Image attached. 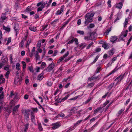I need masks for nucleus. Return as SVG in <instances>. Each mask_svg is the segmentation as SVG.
I'll return each mask as SVG.
<instances>
[{
  "mask_svg": "<svg viewBox=\"0 0 132 132\" xmlns=\"http://www.w3.org/2000/svg\"><path fill=\"white\" fill-rule=\"evenodd\" d=\"M14 105L15 103L13 101H12L9 104V107L7 108L6 109L5 107L4 108L3 106H1L0 107V112H1L3 109L4 111L6 110L7 112L9 113H11V109Z\"/></svg>",
  "mask_w": 132,
  "mask_h": 132,
  "instance_id": "obj_1",
  "label": "nucleus"
},
{
  "mask_svg": "<svg viewBox=\"0 0 132 132\" xmlns=\"http://www.w3.org/2000/svg\"><path fill=\"white\" fill-rule=\"evenodd\" d=\"M82 121V120H81L78 121L77 122L74 123L73 124V126H71L70 127V131H71L72 130H73L75 129L77 126L80 124Z\"/></svg>",
  "mask_w": 132,
  "mask_h": 132,
  "instance_id": "obj_2",
  "label": "nucleus"
},
{
  "mask_svg": "<svg viewBox=\"0 0 132 132\" xmlns=\"http://www.w3.org/2000/svg\"><path fill=\"white\" fill-rule=\"evenodd\" d=\"M124 75H121L118 77L114 81H117V82L115 86H116L117 84L119 83L123 79V78Z\"/></svg>",
  "mask_w": 132,
  "mask_h": 132,
  "instance_id": "obj_3",
  "label": "nucleus"
},
{
  "mask_svg": "<svg viewBox=\"0 0 132 132\" xmlns=\"http://www.w3.org/2000/svg\"><path fill=\"white\" fill-rule=\"evenodd\" d=\"M94 15L93 13H89L86 14L85 18L92 21V17Z\"/></svg>",
  "mask_w": 132,
  "mask_h": 132,
  "instance_id": "obj_4",
  "label": "nucleus"
},
{
  "mask_svg": "<svg viewBox=\"0 0 132 132\" xmlns=\"http://www.w3.org/2000/svg\"><path fill=\"white\" fill-rule=\"evenodd\" d=\"M64 5L62 6L60 9L58 10L56 12L55 14L56 15H60L64 11Z\"/></svg>",
  "mask_w": 132,
  "mask_h": 132,
  "instance_id": "obj_5",
  "label": "nucleus"
},
{
  "mask_svg": "<svg viewBox=\"0 0 132 132\" xmlns=\"http://www.w3.org/2000/svg\"><path fill=\"white\" fill-rule=\"evenodd\" d=\"M22 113L24 114L25 118L27 119L28 120L29 118V113L28 110H23Z\"/></svg>",
  "mask_w": 132,
  "mask_h": 132,
  "instance_id": "obj_6",
  "label": "nucleus"
},
{
  "mask_svg": "<svg viewBox=\"0 0 132 132\" xmlns=\"http://www.w3.org/2000/svg\"><path fill=\"white\" fill-rule=\"evenodd\" d=\"M54 67V63H51L50 64L46 69L48 72H50L53 69Z\"/></svg>",
  "mask_w": 132,
  "mask_h": 132,
  "instance_id": "obj_7",
  "label": "nucleus"
},
{
  "mask_svg": "<svg viewBox=\"0 0 132 132\" xmlns=\"http://www.w3.org/2000/svg\"><path fill=\"white\" fill-rule=\"evenodd\" d=\"M76 111V108H73L70 109H69L68 110V112L69 113L68 115H67L66 116L67 117H69L71 116V113H73L75 112Z\"/></svg>",
  "mask_w": 132,
  "mask_h": 132,
  "instance_id": "obj_8",
  "label": "nucleus"
},
{
  "mask_svg": "<svg viewBox=\"0 0 132 132\" xmlns=\"http://www.w3.org/2000/svg\"><path fill=\"white\" fill-rule=\"evenodd\" d=\"M60 126V125L59 123H56L52 125L51 128L54 129H55L59 128Z\"/></svg>",
  "mask_w": 132,
  "mask_h": 132,
  "instance_id": "obj_9",
  "label": "nucleus"
},
{
  "mask_svg": "<svg viewBox=\"0 0 132 132\" xmlns=\"http://www.w3.org/2000/svg\"><path fill=\"white\" fill-rule=\"evenodd\" d=\"M116 7L119 9H121L123 6V3L121 2L117 3L116 5Z\"/></svg>",
  "mask_w": 132,
  "mask_h": 132,
  "instance_id": "obj_10",
  "label": "nucleus"
},
{
  "mask_svg": "<svg viewBox=\"0 0 132 132\" xmlns=\"http://www.w3.org/2000/svg\"><path fill=\"white\" fill-rule=\"evenodd\" d=\"M3 77V75L0 74V84L2 83H4L5 82V79Z\"/></svg>",
  "mask_w": 132,
  "mask_h": 132,
  "instance_id": "obj_11",
  "label": "nucleus"
},
{
  "mask_svg": "<svg viewBox=\"0 0 132 132\" xmlns=\"http://www.w3.org/2000/svg\"><path fill=\"white\" fill-rule=\"evenodd\" d=\"M21 62L22 65V71L23 72H24L25 71V69L26 67V63L23 61H22Z\"/></svg>",
  "mask_w": 132,
  "mask_h": 132,
  "instance_id": "obj_12",
  "label": "nucleus"
},
{
  "mask_svg": "<svg viewBox=\"0 0 132 132\" xmlns=\"http://www.w3.org/2000/svg\"><path fill=\"white\" fill-rule=\"evenodd\" d=\"M117 37L115 36H112L110 38V40L111 42L113 43L117 40Z\"/></svg>",
  "mask_w": 132,
  "mask_h": 132,
  "instance_id": "obj_13",
  "label": "nucleus"
},
{
  "mask_svg": "<svg viewBox=\"0 0 132 132\" xmlns=\"http://www.w3.org/2000/svg\"><path fill=\"white\" fill-rule=\"evenodd\" d=\"M30 30L34 32H35L36 30V27L32 25H31L29 28Z\"/></svg>",
  "mask_w": 132,
  "mask_h": 132,
  "instance_id": "obj_14",
  "label": "nucleus"
},
{
  "mask_svg": "<svg viewBox=\"0 0 132 132\" xmlns=\"http://www.w3.org/2000/svg\"><path fill=\"white\" fill-rule=\"evenodd\" d=\"M29 125V124L28 123H27L26 124L24 125L25 129L24 130H22L20 132H26L27 130L28 129V126Z\"/></svg>",
  "mask_w": 132,
  "mask_h": 132,
  "instance_id": "obj_15",
  "label": "nucleus"
},
{
  "mask_svg": "<svg viewBox=\"0 0 132 132\" xmlns=\"http://www.w3.org/2000/svg\"><path fill=\"white\" fill-rule=\"evenodd\" d=\"M128 18L125 19V22L123 23V26L125 28L127 27L128 23Z\"/></svg>",
  "mask_w": 132,
  "mask_h": 132,
  "instance_id": "obj_16",
  "label": "nucleus"
},
{
  "mask_svg": "<svg viewBox=\"0 0 132 132\" xmlns=\"http://www.w3.org/2000/svg\"><path fill=\"white\" fill-rule=\"evenodd\" d=\"M20 106V105L18 104L15 106L13 109V113H14L15 112H16L18 111V109L19 108Z\"/></svg>",
  "mask_w": 132,
  "mask_h": 132,
  "instance_id": "obj_17",
  "label": "nucleus"
},
{
  "mask_svg": "<svg viewBox=\"0 0 132 132\" xmlns=\"http://www.w3.org/2000/svg\"><path fill=\"white\" fill-rule=\"evenodd\" d=\"M128 30H126L125 31H123L122 32L121 35H122L124 37H126L127 35Z\"/></svg>",
  "mask_w": 132,
  "mask_h": 132,
  "instance_id": "obj_18",
  "label": "nucleus"
},
{
  "mask_svg": "<svg viewBox=\"0 0 132 132\" xmlns=\"http://www.w3.org/2000/svg\"><path fill=\"white\" fill-rule=\"evenodd\" d=\"M85 20L84 22L85 25H88L89 23L92 22V21L88 19L87 18H85Z\"/></svg>",
  "mask_w": 132,
  "mask_h": 132,
  "instance_id": "obj_19",
  "label": "nucleus"
},
{
  "mask_svg": "<svg viewBox=\"0 0 132 132\" xmlns=\"http://www.w3.org/2000/svg\"><path fill=\"white\" fill-rule=\"evenodd\" d=\"M43 74L41 73L38 76L37 79L38 80H40L43 79Z\"/></svg>",
  "mask_w": 132,
  "mask_h": 132,
  "instance_id": "obj_20",
  "label": "nucleus"
},
{
  "mask_svg": "<svg viewBox=\"0 0 132 132\" xmlns=\"http://www.w3.org/2000/svg\"><path fill=\"white\" fill-rule=\"evenodd\" d=\"M3 29L7 32H9L10 30V28L9 27H6L4 26H3Z\"/></svg>",
  "mask_w": 132,
  "mask_h": 132,
  "instance_id": "obj_21",
  "label": "nucleus"
},
{
  "mask_svg": "<svg viewBox=\"0 0 132 132\" xmlns=\"http://www.w3.org/2000/svg\"><path fill=\"white\" fill-rule=\"evenodd\" d=\"M28 69L32 73L34 72V68L32 65L29 66L28 67Z\"/></svg>",
  "mask_w": 132,
  "mask_h": 132,
  "instance_id": "obj_22",
  "label": "nucleus"
},
{
  "mask_svg": "<svg viewBox=\"0 0 132 132\" xmlns=\"http://www.w3.org/2000/svg\"><path fill=\"white\" fill-rule=\"evenodd\" d=\"M97 78V77H94V76H93L90 78H88V80L89 81H92L95 80Z\"/></svg>",
  "mask_w": 132,
  "mask_h": 132,
  "instance_id": "obj_23",
  "label": "nucleus"
},
{
  "mask_svg": "<svg viewBox=\"0 0 132 132\" xmlns=\"http://www.w3.org/2000/svg\"><path fill=\"white\" fill-rule=\"evenodd\" d=\"M102 46L105 49H107L108 48V47L107 44L105 43H104L102 44Z\"/></svg>",
  "mask_w": 132,
  "mask_h": 132,
  "instance_id": "obj_24",
  "label": "nucleus"
},
{
  "mask_svg": "<svg viewBox=\"0 0 132 132\" xmlns=\"http://www.w3.org/2000/svg\"><path fill=\"white\" fill-rule=\"evenodd\" d=\"M41 41H39L37 44V47L39 48H40L41 47Z\"/></svg>",
  "mask_w": 132,
  "mask_h": 132,
  "instance_id": "obj_25",
  "label": "nucleus"
},
{
  "mask_svg": "<svg viewBox=\"0 0 132 132\" xmlns=\"http://www.w3.org/2000/svg\"><path fill=\"white\" fill-rule=\"evenodd\" d=\"M37 6H39L40 5H41L40 7L42 9H43V8H44L45 7V5L44 4H42V3H38L37 4Z\"/></svg>",
  "mask_w": 132,
  "mask_h": 132,
  "instance_id": "obj_26",
  "label": "nucleus"
},
{
  "mask_svg": "<svg viewBox=\"0 0 132 132\" xmlns=\"http://www.w3.org/2000/svg\"><path fill=\"white\" fill-rule=\"evenodd\" d=\"M99 55H98L95 58V59L94 60L93 62L92 63H91L90 64L91 65H92L93 64L95 63L97 61V59H98L99 57Z\"/></svg>",
  "mask_w": 132,
  "mask_h": 132,
  "instance_id": "obj_27",
  "label": "nucleus"
},
{
  "mask_svg": "<svg viewBox=\"0 0 132 132\" xmlns=\"http://www.w3.org/2000/svg\"><path fill=\"white\" fill-rule=\"evenodd\" d=\"M114 52V49H112L108 53L110 55H112L113 54Z\"/></svg>",
  "mask_w": 132,
  "mask_h": 132,
  "instance_id": "obj_28",
  "label": "nucleus"
},
{
  "mask_svg": "<svg viewBox=\"0 0 132 132\" xmlns=\"http://www.w3.org/2000/svg\"><path fill=\"white\" fill-rule=\"evenodd\" d=\"M35 56L37 60L39 59L40 57L39 55V53L38 52L36 51L35 53Z\"/></svg>",
  "mask_w": 132,
  "mask_h": 132,
  "instance_id": "obj_29",
  "label": "nucleus"
},
{
  "mask_svg": "<svg viewBox=\"0 0 132 132\" xmlns=\"http://www.w3.org/2000/svg\"><path fill=\"white\" fill-rule=\"evenodd\" d=\"M118 69H117L116 68H115L113 70L109 73L108 76H109L114 73Z\"/></svg>",
  "mask_w": 132,
  "mask_h": 132,
  "instance_id": "obj_30",
  "label": "nucleus"
},
{
  "mask_svg": "<svg viewBox=\"0 0 132 132\" xmlns=\"http://www.w3.org/2000/svg\"><path fill=\"white\" fill-rule=\"evenodd\" d=\"M64 58L63 56L60 57L57 61V63H59L60 62L64 60Z\"/></svg>",
  "mask_w": 132,
  "mask_h": 132,
  "instance_id": "obj_31",
  "label": "nucleus"
},
{
  "mask_svg": "<svg viewBox=\"0 0 132 132\" xmlns=\"http://www.w3.org/2000/svg\"><path fill=\"white\" fill-rule=\"evenodd\" d=\"M111 28H110L108 29L104 33V34L106 35H108L109 32L111 31Z\"/></svg>",
  "mask_w": 132,
  "mask_h": 132,
  "instance_id": "obj_32",
  "label": "nucleus"
},
{
  "mask_svg": "<svg viewBox=\"0 0 132 132\" xmlns=\"http://www.w3.org/2000/svg\"><path fill=\"white\" fill-rule=\"evenodd\" d=\"M4 97L3 94V93H1L0 95V103L1 104L2 103V100L3 98Z\"/></svg>",
  "mask_w": 132,
  "mask_h": 132,
  "instance_id": "obj_33",
  "label": "nucleus"
},
{
  "mask_svg": "<svg viewBox=\"0 0 132 132\" xmlns=\"http://www.w3.org/2000/svg\"><path fill=\"white\" fill-rule=\"evenodd\" d=\"M25 40H22L19 46L20 47H23L24 45V43Z\"/></svg>",
  "mask_w": 132,
  "mask_h": 132,
  "instance_id": "obj_34",
  "label": "nucleus"
},
{
  "mask_svg": "<svg viewBox=\"0 0 132 132\" xmlns=\"http://www.w3.org/2000/svg\"><path fill=\"white\" fill-rule=\"evenodd\" d=\"M10 66L9 65H7L5 66L4 68V69L6 71H8Z\"/></svg>",
  "mask_w": 132,
  "mask_h": 132,
  "instance_id": "obj_35",
  "label": "nucleus"
},
{
  "mask_svg": "<svg viewBox=\"0 0 132 132\" xmlns=\"http://www.w3.org/2000/svg\"><path fill=\"white\" fill-rule=\"evenodd\" d=\"M38 128L39 130L40 131H42L43 130V128L41 126V124L39 123H38Z\"/></svg>",
  "mask_w": 132,
  "mask_h": 132,
  "instance_id": "obj_36",
  "label": "nucleus"
},
{
  "mask_svg": "<svg viewBox=\"0 0 132 132\" xmlns=\"http://www.w3.org/2000/svg\"><path fill=\"white\" fill-rule=\"evenodd\" d=\"M81 96H82V95H78V96L75 97H74L73 98H71L70 99V100H76V99H77L78 98H79V97H81Z\"/></svg>",
  "mask_w": 132,
  "mask_h": 132,
  "instance_id": "obj_37",
  "label": "nucleus"
},
{
  "mask_svg": "<svg viewBox=\"0 0 132 132\" xmlns=\"http://www.w3.org/2000/svg\"><path fill=\"white\" fill-rule=\"evenodd\" d=\"M20 64L19 63H16V69L17 70H20Z\"/></svg>",
  "mask_w": 132,
  "mask_h": 132,
  "instance_id": "obj_38",
  "label": "nucleus"
},
{
  "mask_svg": "<svg viewBox=\"0 0 132 132\" xmlns=\"http://www.w3.org/2000/svg\"><path fill=\"white\" fill-rule=\"evenodd\" d=\"M73 42L74 41L75 42L76 44L77 45H78V39L77 38H73Z\"/></svg>",
  "mask_w": 132,
  "mask_h": 132,
  "instance_id": "obj_39",
  "label": "nucleus"
},
{
  "mask_svg": "<svg viewBox=\"0 0 132 132\" xmlns=\"http://www.w3.org/2000/svg\"><path fill=\"white\" fill-rule=\"evenodd\" d=\"M101 109V107L98 108L97 109H96L94 110V113L95 114H96V113H97Z\"/></svg>",
  "mask_w": 132,
  "mask_h": 132,
  "instance_id": "obj_40",
  "label": "nucleus"
},
{
  "mask_svg": "<svg viewBox=\"0 0 132 132\" xmlns=\"http://www.w3.org/2000/svg\"><path fill=\"white\" fill-rule=\"evenodd\" d=\"M31 119L32 122H34L35 121V116L34 114L32 113H31Z\"/></svg>",
  "mask_w": 132,
  "mask_h": 132,
  "instance_id": "obj_41",
  "label": "nucleus"
},
{
  "mask_svg": "<svg viewBox=\"0 0 132 132\" xmlns=\"http://www.w3.org/2000/svg\"><path fill=\"white\" fill-rule=\"evenodd\" d=\"M46 85L48 86H51L52 85V83L51 81H48L46 83Z\"/></svg>",
  "mask_w": 132,
  "mask_h": 132,
  "instance_id": "obj_42",
  "label": "nucleus"
},
{
  "mask_svg": "<svg viewBox=\"0 0 132 132\" xmlns=\"http://www.w3.org/2000/svg\"><path fill=\"white\" fill-rule=\"evenodd\" d=\"M31 39H29L28 40L27 42V43L26 46V47H28L29 46V45L30 43H31Z\"/></svg>",
  "mask_w": 132,
  "mask_h": 132,
  "instance_id": "obj_43",
  "label": "nucleus"
},
{
  "mask_svg": "<svg viewBox=\"0 0 132 132\" xmlns=\"http://www.w3.org/2000/svg\"><path fill=\"white\" fill-rule=\"evenodd\" d=\"M77 33L83 35L84 34V32L83 31L81 30H78L77 31Z\"/></svg>",
  "mask_w": 132,
  "mask_h": 132,
  "instance_id": "obj_44",
  "label": "nucleus"
},
{
  "mask_svg": "<svg viewBox=\"0 0 132 132\" xmlns=\"http://www.w3.org/2000/svg\"><path fill=\"white\" fill-rule=\"evenodd\" d=\"M2 19L3 20H4L6 18V17L5 15L4 14H2L1 17Z\"/></svg>",
  "mask_w": 132,
  "mask_h": 132,
  "instance_id": "obj_45",
  "label": "nucleus"
},
{
  "mask_svg": "<svg viewBox=\"0 0 132 132\" xmlns=\"http://www.w3.org/2000/svg\"><path fill=\"white\" fill-rule=\"evenodd\" d=\"M110 94V93H108L102 97V98H105L107 96H109Z\"/></svg>",
  "mask_w": 132,
  "mask_h": 132,
  "instance_id": "obj_46",
  "label": "nucleus"
},
{
  "mask_svg": "<svg viewBox=\"0 0 132 132\" xmlns=\"http://www.w3.org/2000/svg\"><path fill=\"white\" fill-rule=\"evenodd\" d=\"M18 25H15V26L14 27V29L16 31V34H17V33L18 31Z\"/></svg>",
  "mask_w": 132,
  "mask_h": 132,
  "instance_id": "obj_47",
  "label": "nucleus"
},
{
  "mask_svg": "<svg viewBox=\"0 0 132 132\" xmlns=\"http://www.w3.org/2000/svg\"><path fill=\"white\" fill-rule=\"evenodd\" d=\"M10 73V72L9 71H7L6 72L5 76L6 78H7L9 77V75Z\"/></svg>",
  "mask_w": 132,
  "mask_h": 132,
  "instance_id": "obj_48",
  "label": "nucleus"
},
{
  "mask_svg": "<svg viewBox=\"0 0 132 132\" xmlns=\"http://www.w3.org/2000/svg\"><path fill=\"white\" fill-rule=\"evenodd\" d=\"M95 26V25L94 24L91 23L89 24V26L87 27V28H92L94 27Z\"/></svg>",
  "mask_w": 132,
  "mask_h": 132,
  "instance_id": "obj_49",
  "label": "nucleus"
},
{
  "mask_svg": "<svg viewBox=\"0 0 132 132\" xmlns=\"http://www.w3.org/2000/svg\"><path fill=\"white\" fill-rule=\"evenodd\" d=\"M70 94H68V95H67L65 97H64V98H63L62 99V100H63V101H64L65 100H66L70 96Z\"/></svg>",
  "mask_w": 132,
  "mask_h": 132,
  "instance_id": "obj_50",
  "label": "nucleus"
},
{
  "mask_svg": "<svg viewBox=\"0 0 132 132\" xmlns=\"http://www.w3.org/2000/svg\"><path fill=\"white\" fill-rule=\"evenodd\" d=\"M11 41V37L9 38L7 42L6 43L7 45L9 44Z\"/></svg>",
  "mask_w": 132,
  "mask_h": 132,
  "instance_id": "obj_51",
  "label": "nucleus"
},
{
  "mask_svg": "<svg viewBox=\"0 0 132 132\" xmlns=\"http://www.w3.org/2000/svg\"><path fill=\"white\" fill-rule=\"evenodd\" d=\"M10 62L11 63H13V61L12 55H10Z\"/></svg>",
  "mask_w": 132,
  "mask_h": 132,
  "instance_id": "obj_52",
  "label": "nucleus"
},
{
  "mask_svg": "<svg viewBox=\"0 0 132 132\" xmlns=\"http://www.w3.org/2000/svg\"><path fill=\"white\" fill-rule=\"evenodd\" d=\"M107 4L109 7H111V1L110 0H109L107 2Z\"/></svg>",
  "mask_w": 132,
  "mask_h": 132,
  "instance_id": "obj_53",
  "label": "nucleus"
},
{
  "mask_svg": "<svg viewBox=\"0 0 132 132\" xmlns=\"http://www.w3.org/2000/svg\"><path fill=\"white\" fill-rule=\"evenodd\" d=\"M46 64L44 62H43L41 64V67L43 68H44L46 66Z\"/></svg>",
  "mask_w": 132,
  "mask_h": 132,
  "instance_id": "obj_54",
  "label": "nucleus"
},
{
  "mask_svg": "<svg viewBox=\"0 0 132 132\" xmlns=\"http://www.w3.org/2000/svg\"><path fill=\"white\" fill-rule=\"evenodd\" d=\"M85 45H84L83 44H81L79 46V47L80 49H82L85 47Z\"/></svg>",
  "mask_w": 132,
  "mask_h": 132,
  "instance_id": "obj_55",
  "label": "nucleus"
},
{
  "mask_svg": "<svg viewBox=\"0 0 132 132\" xmlns=\"http://www.w3.org/2000/svg\"><path fill=\"white\" fill-rule=\"evenodd\" d=\"M91 98H89L84 103V104H87L91 100Z\"/></svg>",
  "mask_w": 132,
  "mask_h": 132,
  "instance_id": "obj_56",
  "label": "nucleus"
},
{
  "mask_svg": "<svg viewBox=\"0 0 132 132\" xmlns=\"http://www.w3.org/2000/svg\"><path fill=\"white\" fill-rule=\"evenodd\" d=\"M93 42L89 44L87 46V49H89L90 47L93 45Z\"/></svg>",
  "mask_w": 132,
  "mask_h": 132,
  "instance_id": "obj_57",
  "label": "nucleus"
},
{
  "mask_svg": "<svg viewBox=\"0 0 132 132\" xmlns=\"http://www.w3.org/2000/svg\"><path fill=\"white\" fill-rule=\"evenodd\" d=\"M3 62L4 63H6L8 62V60L6 57H5L4 59L2 60Z\"/></svg>",
  "mask_w": 132,
  "mask_h": 132,
  "instance_id": "obj_58",
  "label": "nucleus"
},
{
  "mask_svg": "<svg viewBox=\"0 0 132 132\" xmlns=\"http://www.w3.org/2000/svg\"><path fill=\"white\" fill-rule=\"evenodd\" d=\"M101 70V67H98L96 69V72L97 73L99 72Z\"/></svg>",
  "mask_w": 132,
  "mask_h": 132,
  "instance_id": "obj_59",
  "label": "nucleus"
},
{
  "mask_svg": "<svg viewBox=\"0 0 132 132\" xmlns=\"http://www.w3.org/2000/svg\"><path fill=\"white\" fill-rule=\"evenodd\" d=\"M73 38L72 39L70 40L67 43V44H72L73 42Z\"/></svg>",
  "mask_w": 132,
  "mask_h": 132,
  "instance_id": "obj_60",
  "label": "nucleus"
},
{
  "mask_svg": "<svg viewBox=\"0 0 132 132\" xmlns=\"http://www.w3.org/2000/svg\"><path fill=\"white\" fill-rule=\"evenodd\" d=\"M25 61L27 63H28L30 61V59L29 58H26L25 59Z\"/></svg>",
  "mask_w": 132,
  "mask_h": 132,
  "instance_id": "obj_61",
  "label": "nucleus"
},
{
  "mask_svg": "<svg viewBox=\"0 0 132 132\" xmlns=\"http://www.w3.org/2000/svg\"><path fill=\"white\" fill-rule=\"evenodd\" d=\"M94 83H91L88 84V87H92L94 86Z\"/></svg>",
  "mask_w": 132,
  "mask_h": 132,
  "instance_id": "obj_62",
  "label": "nucleus"
},
{
  "mask_svg": "<svg viewBox=\"0 0 132 132\" xmlns=\"http://www.w3.org/2000/svg\"><path fill=\"white\" fill-rule=\"evenodd\" d=\"M36 51L38 52V53H41L42 52V50L41 49H40V48H38V49Z\"/></svg>",
  "mask_w": 132,
  "mask_h": 132,
  "instance_id": "obj_63",
  "label": "nucleus"
},
{
  "mask_svg": "<svg viewBox=\"0 0 132 132\" xmlns=\"http://www.w3.org/2000/svg\"><path fill=\"white\" fill-rule=\"evenodd\" d=\"M40 68L39 67H37L35 70L37 72H38L39 71Z\"/></svg>",
  "mask_w": 132,
  "mask_h": 132,
  "instance_id": "obj_64",
  "label": "nucleus"
}]
</instances>
